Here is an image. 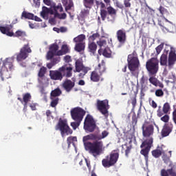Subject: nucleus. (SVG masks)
Segmentation results:
<instances>
[{"instance_id":"obj_44","label":"nucleus","mask_w":176,"mask_h":176,"mask_svg":"<svg viewBox=\"0 0 176 176\" xmlns=\"http://www.w3.org/2000/svg\"><path fill=\"white\" fill-rule=\"evenodd\" d=\"M90 137H91V140H94V141H100V140H101V135L91 134Z\"/></svg>"},{"instance_id":"obj_60","label":"nucleus","mask_w":176,"mask_h":176,"mask_svg":"<svg viewBox=\"0 0 176 176\" xmlns=\"http://www.w3.org/2000/svg\"><path fill=\"white\" fill-rule=\"evenodd\" d=\"M109 134V133H108V131H102V135H100V140H102V139L105 138L106 137H108Z\"/></svg>"},{"instance_id":"obj_63","label":"nucleus","mask_w":176,"mask_h":176,"mask_svg":"<svg viewBox=\"0 0 176 176\" xmlns=\"http://www.w3.org/2000/svg\"><path fill=\"white\" fill-rule=\"evenodd\" d=\"M81 71L82 73H84L86 75V74H87V72L90 71V68L83 66L82 68L81 69Z\"/></svg>"},{"instance_id":"obj_11","label":"nucleus","mask_w":176,"mask_h":176,"mask_svg":"<svg viewBox=\"0 0 176 176\" xmlns=\"http://www.w3.org/2000/svg\"><path fill=\"white\" fill-rule=\"evenodd\" d=\"M100 5L101 8L100 17L102 21H105V19H107L108 14L111 17H113V16H116L117 11L112 6H109L107 8V10H105L104 9V8H105V4L104 3L100 2Z\"/></svg>"},{"instance_id":"obj_16","label":"nucleus","mask_w":176,"mask_h":176,"mask_svg":"<svg viewBox=\"0 0 176 176\" xmlns=\"http://www.w3.org/2000/svg\"><path fill=\"white\" fill-rule=\"evenodd\" d=\"M116 38L120 45H124L127 41V34L124 29L118 30L116 32Z\"/></svg>"},{"instance_id":"obj_55","label":"nucleus","mask_w":176,"mask_h":176,"mask_svg":"<svg viewBox=\"0 0 176 176\" xmlns=\"http://www.w3.org/2000/svg\"><path fill=\"white\" fill-rule=\"evenodd\" d=\"M171 109V106H170V103L166 102L164 104L162 111H170Z\"/></svg>"},{"instance_id":"obj_23","label":"nucleus","mask_w":176,"mask_h":176,"mask_svg":"<svg viewBox=\"0 0 176 176\" xmlns=\"http://www.w3.org/2000/svg\"><path fill=\"white\" fill-rule=\"evenodd\" d=\"M98 54L100 56L102 54V56L107 58H111V57H112V51H111V49L108 47H105L103 50L102 49H100L98 50Z\"/></svg>"},{"instance_id":"obj_33","label":"nucleus","mask_w":176,"mask_h":176,"mask_svg":"<svg viewBox=\"0 0 176 176\" xmlns=\"http://www.w3.org/2000/svg\"><path fill=\"white\" fill-rule=\"evenodd\" d=\"M85 39H86V36L85 34H80L74 38V42L76 43H82V42H83Z\"/></svg>"},{"instance_id":"obj_61","label":"nucleus","mask_w":176,"mask_h":176,"mask_svg":"<svg viewBox=\"0 0 176 176\" xmlns=\"http://www.w3.org/2000/svg\"><path fill=\"white\" fill-rule=\"evenodd\" d=\"M100 113L103 115L104 119H108V116H109V113L108 111H100Z\"/></svg>"},{"instance_id":"obj_58","label":"nucleus","mask_w":176,"mask_h":176,"mask_svg":"<svg viewBox=\"0 0 176 176\" xmlns=\"http://www.w3.org/2000/svg\"><path fill=\"white\" fill-rule=\"evenodd\" d=\"M63 60L65 63H71L72 61V58L69 55H66L65 56H64Z\"/></svg>"},{"instance_id":"obj_31","label":"nucleus","mask_w":176,"mask_h":176,"mask_svg":"<svg viewBox=\"0 0 176 176\" xmlns=\"http://www.w3.org/2000/svg\"><path fill=\"white\" fill-rule=\"evenodd\" d=\"M21 19H28V20H34V14L23 11Z\"/></svg>"},{"instance_id":"obj_26","label":"nucleus","mask_w":176,"mask_h":176,"mask_svg":"<svg viewBox=\"0 0 176 176\" xmlns=\"http://www.w3.org/2000/svg\"><path fill=\"white\" fill-rule=\"evenodd\" d=\"M95 69L102 76V74H104L107 69L105 67V62L102 60L101 63H99L98 67Z\"/></svg>"},{"instance_id":"obj_43","label":"nucleus","mask_w":176,"mask_h":176,"mask_svg":"<svg viewBox=\"0 0 176 176\" xmlns=\"http://www.w3.org/2000/svg\"><path fill=\"white\" fill-rule=\"evenodd\" d=\"M52 102H51V107L52 108H54L57 104H58V98H51Z\"/></svg>"},{"instance_id":"obj_35","label":"nucleus","mask_w":176,"mask_h":176,"mask_svg":"<svg viewBox=\"0 0 176 176\" xmlns=\"http://www.w3.org/2000/svg\"><path fill=\"white\" fill-rule=\"evenodd\" d=\"M131 113H132V126L133 129H135V126H137V122H138V116L135 114V112L132 111Z\"/></svg>"},{"instance_id":"obj_52","label":"nucleus","mask_w":176,"mask_h":176,"mask_svg":"<svg viewBox=\"0 0 176 176\" xmlns=\"http://www.w3.org/2000/svg\"><path fill=\"white\" fill-rule=\"evenodd\" d=\"M166 113H168V111H158L157 115L159 118H163Z\"/></svg>"},{"instance_id":"obj_41","label":"nucleus","mask_w":176,"mask_h":176,"mask_svg":"<svg viewBox=\"0 0 176 176\" xmlns=\"http://www.w3.org/2000/svg\"><path fill=\"white\" fill-rule=\"evenodd\" d=\"M148 80L150 83H151V85H153V86H155L156 87H157V82L159 81L157 78L152 76L149 78Z\"/></svg>"},{"instance_id":"obj_2","label":"nucleus","mask_w":176,"mask_h":176,"mask_svg":"<svg viewBox=\"0 0 176 176\" xmlns=\"http://www.w3.org/2000/svg\"><path fill=\"white\" fill-rule=\"evenodd\" d=\"M71 78L72 76V67L65 65L59 67L58 70H50V77L52 80H63V78Z\"/></svg>"},{"instance_id":"obj_57","label":"nucleus","mask_w":176,"mask_h":176,"mask_svg":"<svg viewBox=\"0 0 176 176\" xmlns=\"http://www.w3.org/2000/svg\"><path fill=\"white\" fill-rule=\"evenodd\" d=\"M131 104L134 108L137 105V94H135V96L131 98Z\"/></svg>"},{"instance_id":"obj_3","label":"nucleus","mask_w":176,"mask_h":176,"mask_svg":"<svg viewBox=\"0 0 176 176\" xmlns=\"http://www.w3.org/2000/svg\"><path fill=\"white\" fill-rule=\"evenodd\" d=\"M13 58H7L3 61L2 65L0 64V77L2 81L10 78L9 71H13Z\"/></svg>"},{"instance_id":"obj_13","label":"nucleus","mask_w":176,"mask_h":176,"mask_svg":"<svg viewBox=\"0 0 176 176\" xmlns=\"http://www.w3.org/2000/svg\"><path fill=\"white\" fill-rule=\"evenodd\" d=\"M142 129L143 137H151V135H153L155 128L153 125L148 122H145L143 124Z\"/></svg>"},{"instance_id":"obj_47","label":"nucleus","mask_w":176,"mask_h":176,"mask_svg":"<svg viewBox=\"0 0 176 176\" xmlns=\"http://www.w3.org/2000/svg\"><path fill=\"white\" fill-rule=\"evenodd\" d=\"M29 107L31 108L32 111H36V107H39V104H38V103L32 102L29 103Z\"/></svg>"},{"instance_id":"obj_15","label":"nucleus","mask_w":176,"mask_h":176,"mask_svg":"<svg viewBox=\"0 0 176 176\" xmlns=\"http://www.w3.org/2000/svg\"><path fill=\"white\" fill-rule=\"evenodd\" d=\"M61 87L65 90L66 93H70L72 91L74 87H75V81L66 78L62 83Z\"/></svg>"},{"instance_id":"obj_6","label":"nucleus","mask_w":176,"mask_h":176,"mask_svg":"<svg viewBox=\"0 0 176 176\" xmlns=\"http://www.w3.org/2000/svg\"><path fill=\"white\" fill-rule=\"evenodd\" d=\"M146 68L152 76L159 72V59L157 58H151L146 63Z\"/></svg>"},{"instance_id":"obj_12","label":"nucleus","mask_w":176,"mask_h":176,"mask_svg":"<svg viewBox=\"0 0 176 176\" xmlns=\"http://www.w3.org/2000/svg\"><path fill=\"white\" fill-rule=\"evenodd\" d=\"M32 52V50H31V47H30L29 44L24 45L19 53L16 55V61H23L25 60Z\"/></svg>"},{"instance_id":"obj_56","label":"nucleus","mask_w":176,"mask_h":176,"mask_svg":"<svg viewBox=\"0 0 176 176\" xmlns=\"http://www.w3.org/2000/svg\"><path fill=\"white\" fill-rule=\"evenodd\" d=\"M162 159L165 163L166 162H168V160H170V155L167 156V155H166V153H164V151H162Z\"/></svg>"},{"instance_id":"obj_30","label":"nucleus","mask_w":176,"mask_h":176,"mask_svg":"<svg viewBox=\"0 0 176 176\" xmlns=\"http://www.w3.org/2000/svg\"><path fill=\"white\" fill-rule=\"evenodd\" d=\"M62 93L63 92L61 91V89H60V88H56V89H54L53 91H52L51 98H57L56 97L61 96Z\"/></svg>"},{"instance_id":"obj_34","label":"nucleus","mask_w":176,"mask_h":176,"mask_svg":"<svg viewBox=\"0 0 176 176\" xmlns=\"http://www.w3.org/2000/svg\"><path fill=\"white\" fill-rule=\"evenodd\" d=\"M49 13H50V9H49L47 7L43 6L41 12V17H43V19H45V17H47Z\"/></svg>"},{"instance_id":"obj_39","label":"nucleus","mask_w":176,"mask_h":176,"mask_svg":"<svg viewBox=\"0 0 176 176\" xmlns=\"http://www.w3.org/2000/svg\"><path fill=\"white\" fill-rule=\"evenodd\" d=\"M54 17H57L58 19H60V20H65L67 19V14L63 13L60 14L58 12H54Z\"/></svg>"},{"instance_id":"obj_18","label":"nucleus","mask_w":176,"mask_h":176,"mask_svg":"<svg viewBox=\"0 0 176 176\" xmlns=\"http://www.w3.org/2000/svg\"><path fill=\"white\" fill-rule=\"evenodd\" d=\"M58 45L54 43L50 46V50L47 53V60H52L54 56L57 55V52H58Z\"/></svg>"},{"instance_id":"obj_14","label":"nucleus","mask_w":176,"mask_h":176,"mask_svg":"<svg viewBox=\"0 0 176 176\" xmlns=\"http://www.w3.org/2000/svg\"><path fill=\"white\" fill-rule=\"evenodd\" d=\"M176 63V52L175 50L173 47L170 48V50L168 55V67L169 69H171L175 65Z\"/></svg>"},{"instance_id":"obj_1","label":"nucleus","mask_w":176,"mask_h":176,"mask_svg":"<svg viewBox=\"0 0 176 176\" xmlns=\"http://www.w3.org/2000/svg\"><path fill=\"white\" fill-rule=\"evenodd\" d=\"M83 142L85 146V149L89 151V153L92 155L94 157L100 156V155L104 153L105 151V146H104V142L102 141H95L94 142H86L91 140L90 135L83 137Z\"/></svg>"},{"instance_id":"obj_54","label":"nucleus","mask_w":176,"mask_h":176,"mask_svg":"<svg viewBox=\"0 0 176 176\" xmlns=\"http://www.w3.org/2000/svg\"><path fill=\"white\" fill-rule=\"evenodd\" d=\"M163 47H164V44H160V45H158L155 48V50L157 52V54H160V52H162V50H163Z\"/></svg>"},{"instance_id":"obj_29","label":"nucleus","mask_w":176,"mask_h":176,"mask_svg":"<svg viewBox=\"0 0 176 176\" xmlns=\"http://www.w3.org/2000/svg\"><path fill=\"white\" fill-rule=\"evenodd\" d=\"M85 43H78L76 44L74 50L80 53V52H83L85 50Z\"/></svg>"},{"instance_id":"obj_4","label":"nucleus","mask_w":176,"mask_h":176,"mask_svg":"<svg viewBox=\"0 0 176 176\" xmlns=\"http://www.w3.org/2000/svg\"><path fill=\"white\" fill-rule=\"evenodd\" d=\"M119 159V150L113 151L109 155L102 160L103 167H112L115 166Z\"/></svg>"},{"instance_id":"obj_38","label":"nucleus","mask_w":176,"mask_h":176,"mask_svg":"<svg viewBox=\"0 0 176 176\" xmlns=\"http://www.w3.org/2000/svg\"><path fill=\"white\" fill-rule=\"evenodd\" d=\"M47 71V69L45 67H43V66L41 67L38 71V76L39 78H43Z\"/></svg>"},{"instance_id":"obj_49","label":"nucleus","mask_w":176,"mask_h":176,"mask_svg":"<svg viewBox=\"0 0 176 176\" xmlns=\"http://www.w3.org/2000/svg\"><path fill=\"white\" fill-rule=\"evenodd\" d=\"M80 124V122H79V121L71 122V126L74 130H75L76 129H78V127H79Z\"/></svg>"},{"instance_id":"obj_19","label":"nucleus","mask_w":176,"mask_h":176,"mask_svg":"<svg viewBox=\"0 0 176 176\" xmlns=\"http://www.w3.org/2000/svg\"><path fill=\"white\" fill-rule=\"evenodd\" d=\"M86 111H71V116L75 122H82L83 116H85Z\"/></svg>"},{"instance_id":"obj_32","label":"nucleus","mask_w":176,"mask_h":176,"mask_svg":"<svg viewBox=\"0 0 176 176\" xmlns=\"http://www.w3.org/2000/svg\"><path fill=\"white\" fill-rule=\"evenodd\" d=\"M140 85L141 89H146V86L148 85V79L145 78V76H142L140 78Z\"/></svg>"},{"instance_id":"obj_21","label":"nucleus","mask_w":176,"mask_h":176,"mask_svg":"<svg viewBox=\"0 0 176 176\" xmlns=\"http://www.w3.org/2000/svg\"><path fill=\"white\" fill-rule=\"evenodd\" d=\"M161 176H176V168L171 167L168 169H162L160 172Z\"/></svg>"},{"instance_id":"obj_50","label":"nucleus","mask_w":176,"mask_h":176,"mask_svg":"<svg viewBox=\"0 0 176 176\" xmlns=\"http://www.w3.org/2000/svg\"><path fill=\"white\" fill-rule=\"evenodd\" d=\"M156 97H163L164 96V92L162 89H157L155 91Z\"/></svg>"},{"instance_id":"obj_62","label":"nucleus","mask_w":176,"mask_h":176,"mask_svg":"<svg viewBox=\"0 0 176 176\" xmlns=\"http://www.w3.org/2000/svg\"><path fill=\"white\" fill-rule=\"evenodd\" d=\"M124 5L125 8H131V3H130V0H124Z\"/></svg>"},{"instance_id":"obj_27","label":"nucleus","mask_w":176,"mask_h":176,"mask_svg":"<svg viewBox=\"0 0 176 176\" xmlns=\"http://www.w3.org/2000/svg\"><path fill=\"white\" fill-rule=\"evenodd\" d=\"M69 53V48L67 45H63L61 47V50H58L57 52V56H64V54H67Z\"/></svg>"},{"instance_id":"obj_46","label":"nucleus","mask_w":176,"mask_h":176,"mask_svg":"<svg viewBox=\"0 0 176 176\" xmlns=\"http://www.w3.org/2000/svg\"><path fill=\"white\" fill-rule=\"evenodd\" d=\"M165 30H166V31H168V32H174V25H173L172 23L167 25L165 27Z\"/></svg>"},{"instance_id":"obj_7","label":"nucleus","mask_w":176,"mask_h":176,"mask_svg":"<svg viewBox=\"0 0 176 176\" xmlns=\"http://www.w3.org/2000/svg\"><path fill=\"white\" fill-rule=\"evenodd\" d=\"M55 130H60L62 137H65V135H69L72 134L73 131L68 126L67 120L59 119L58 124L55 126Z\"/></svg>"},{"instance_id":"obj_9","label":"nucleus","mask_w":176,"mask_h":176,"mask_svg":"<svg viewBox=\"0 0 176 176\" xmlns=\"http://www.w3.org/2000/svg\"><path fill=\"white\" fill-rule=\"evenodd\" d=\"M135 54H137V52L134 51L132 54H129L127 58L128 68L131 74L136 69H138L140 67V60H138V57L135 56Z\"/></svg>"},{"instance_id":"obj_42","label":"nucleus","mask_w":176,"mask_h":176,"mask_svg":"<svg viewBox=\"0 0 176 176\" xmlns=\"http://www.w3.org/2000/svg\"><path fill=\"white\" fill-rule=\"evenodd\" d=\"M100 37V34L98 33H94L91 36L89 37V42H94V41H96L97 38Z\"/></svg>"},{"instance_id":"obj_25","label":"nucleus","mask_w":176,"mask_h":176,"mask_svg":"<svg viewBox=\"0 0 176 176\" xmlns=\"http://www.w3.org/2000/svg\"><path fill=\"white\" fill-rule=\"evenodd\" d=\"M23 109H27V108H28V102H30V101H31V98H32V97L31 96V94L26 93L23 94Z\"/></svg>"},{"instance_id":"obj_10","label":"nucleus","mask_w":176,"mask_h":176,"mask_svg":"<svg viewBox=\"0 0 176 176\" xmlns=\"http://www.w3.org/2000/svg\"><path fill=\"white\" fill-rule=\"evenodd\" d=\"M153 144V138H148L142 142L140 145L142 150L140 151L141 155L144 156L145 160H148L149 152H151V148Z\"/></svg>"},{"instance_id":"obj_22","label":"nucleus","mask_w":176,"mask_h":176,"mask_svg":"<svg viewBox=\"0 0 176 176\" xmlns=\"http://www.w3.org/2000/svg\"><path fill=\"white\" fill-rule=\"evenodd\" d=\"M168 54V51H164V54L161 55V57L160 58V65L162 67H168V57L167 55Z\"/></svg>"},{"instance_id":"obj_36","label":"nucleus","mask_w":176,"mask_h":176,"mask_svg":"<svg viewBox=\"0 0 176 176\" xmlns=\"http://www.w3.org/2000/svg\"><path fill=\"white\" fill-rule=\"evenodd\" d=\"M151 153L153 157H155V159H157V157H160V156H162L163 151H161L160 149H155V150H153L151 152Z\"/></svg>"},{"instance_id":"obj_53","label":"nucleus","mask_w":176,"mask_h":176,"mask_svg":"<svg viewBox=\"0 0 176 176\" xmlns=\"http://www.w3.org/2000/svg\"><path fill=\"white\" fill-rule=\"evenodd\" d=\"M97 44L100 47H102V46L106 47L107 46V41L105 40H100L97 42Z\"/></svg>"},{"instance_id":"obj_8","label":"nucleus","mask_w":176,"mask_h":176,"mask_svg":"<svg viewBox=\"0 0 176 176\" xmlns=\"http://www.w3.org/2000/svg\"><path fill=\"white\" fill-rule=\"evenodd\" d=\"M84 130L86 133H94L96 129H97V122L96 120L91 116V115L88 114L85 118L84 121Z\"/></svg>"},{"instance_id":"obj_51","label":"nucleus","mask_w":176,"mask_h":176,"mask_svg":"<svg viewBox=\"0 0 176 176\" xmlns=\"http://www.w3.org/2000/svg\"><path fill=\"white\" fill-rule=\"evenodd\" d=\"M54 10L56 12H63L64 10V9L63 8V6H61V4H59L56 6L54 7Z\"/></svg>"},{"instance_id":"obj_48","label":"nucleus","mask_w":176,"mask_h":176,"mask_svg":"<svg viewBox=\"0 0 176 176\" xmlns=\"http://www.w3.org/2000/svg\"><path fill=\"white\" fill-rule=\"evenodd\" d=\"M162 122H164V123H168V120H170V116L168 113L165 114L164 116L161 118Z\"/></svg>"},{"instance_id":"obj_17","label":"nucleus","mask_w":176,"mask_h":176,"mask_svg":"<svg viewBox=\"0 0 176 176\" xmlns=\"http://www.w3.org/2000/svg\"><path fill=\"white\" fill-rule=\"evenodd\" d=\"M96 108L98 111H108L111 108L109 101L107 99L103 100H97Z\"/></svg>"},{"instance_id":"obj_64","label":"nucleus","mask_w":176,"mask_h":176,"mask_svg":"<svg viewBox=\"0 0 176 176\" xmlns=\"http://www.w3.org/2000/svg\"><path fill=\"white\" fill-rule=\"evenodd\" d=\"M173 120L174 123L176 124V111L173 112Z\"/></svg>"},{"instance_id":"obj_45","label":"nucleus","mask_w":176,"mask_h":176,"mask_svg":"<svg viewBox=\"0 0 176 176\" xmlns=\"http://www.w3.org/2000/svg\"><path fill=\"white\" fill-rule=\"evenodd\" d=\"M158 10L162 16H164V14H166V13H168V10H167V9L164 8V7L162 6H160Z\"/></svg>"},{"instance_id":"obj_24","label":"nucleus","mask_w":176,"mask_h":176,"mask_svg":"<svg viewBox=\"0 0 176 176\" xmlns=\"http://www.w3.org/2000/svg\"><path fill=\"white\" fill-rule=\"evenodd\" d=\"M101 74L97 72V70L95 69L94 71H93L91 74L90 79L92 80V82H100V79L101 78Z\"/></svg>"},{"instance_id":"obj_5","label":"nucleus","mask_w":176,"mask_h":176,"mask_svg":"<svg viewBox=\"0 0 176 176\" xmlns=\"http://www.w3.org/2000/svg\"><path fill=\"white\" fill-rule=\"evenodd\" d=\"M12 28H13V25H12L0 26V32H1V34L7 35V36H16V38H19L20 36H27V34L25 33V32L21 30L16 31L14 34V33L12 30Z\"/></svg>"},{"instance_id":"obj_20","label":"nucleus","mask_w":176,"mask_h":176,"mask_svg":"<svg viewBox=\"0 0 176 176\" xmlns=\"http://www.w3.org/2000/svg\"><path fill=\"white\" fill-rule=\"evenodd\" d=\"M173 124L171 122H168L167 124H165L163 126V129H162L161 131V135L162 137H168L170 135V133L171 131H173Z\"/></svg>"},{"instance_id":"obj_28","label":"nucleus","mask_w":176,"mask_h":176,"mask_svg":"<svg viewBox=\"0 0 176 176\" xmlns=\"http://www.w3.org/2000/svg\"><path fill=\"white\" fill-rule=\"evenodd\" d=\"M88 50L89 52L92 53L93 55L96 54V52H97V44H96L94 42L89 43Z\"/></svg>"},{"instance_id":"obj_40","label":"nucleus","mask_w":176,"mask_h":176,"mask_svg":"<svg viewBox=\"0 0 176 176\" xmlns=\"http://www.w3.org/2000/svg\"><path fill=\"white\" fill-rule=\"evenodd\" d=\"M94 4V0H84V6L85 8L91 9V6Z\"/></svg>"},{"instance_id":"obj_59","label":"nucleus","mask_w":176,"mask_h":176,"mask_svg":"<svg viewBox=\"0 0 176 176\" xmlns=\"http://www.w3.org/2000/svg\"><path fill=\"white\" fill-rule=\"evenodd\" d=\"M73 6H74V3L72 2V1L70 0L68 5L65 7L66 12L67 10H71Z\"/></svg>"},{"instance_id":"obj_37","label":"nucleus","mask_w":176,"mask_h":176,"mask_svg":"<svg viewBox=\"0 0 176 176\" xmlns=\"http://www.w3.org/2000/svg\"><path fill=\"white\" fill-rule=\"evenodd\" d=\"M75 67H76V72H80L82 71V69L83 68L84 65L82 62L79 60H76L75 63Z\"/></svg>"}]
</instances>
